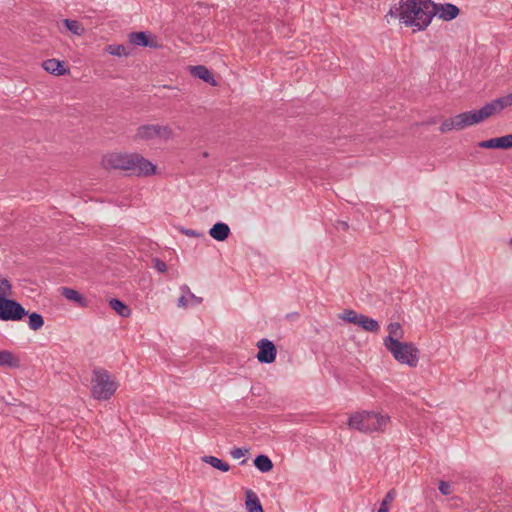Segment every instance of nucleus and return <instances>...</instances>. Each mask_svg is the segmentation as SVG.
<instances>
[{"instance_id":"f257e3e1","label":"nucleus","mask_w":512,"mask_h":512,"mask_svg":"<svg viewBox=\"0 0 512 512\" xmlns=\"http://www.w3.org/2000/svg\"><path fill=\"white\" fill-rule=\"evenodd\" d=\"M106 169L128 171V175L150 176L155 174L156 166L139 153H109L103 157Z\"/></svg>"},{"instance_id":"f03ea898","label":"nucleus","mask_w":512,"mask_h":512,"mask_svg":"<svg viewBox=\"0 0 512 512\" xmlns=\"http://www.w3.org/2000/svg\"><path fill=\"white\" fill-rule=\"evenodd\" d=\"M432 0H400L399 20L414 31L425 30L433 19Z\"/></svg>"},{"instance_id":"7ed1b4c3","label":"nucleus","mask_w":512,"mask_h":512,"mask_svg":"<svg viewBox=\"0 0 512 512\" xmlns=\"http://www.w3.org/2000/svg\"><path fill=\"white\" fill-rule=\"evenodd\" d=\"M390 417L375 412H356L348 419V426L360 432L371 433L375 431H383L388 424Z\"/></svg>"},{"instance_id":"20e7f679","label":"nucleus","mask_w":512,"mask_h":512,"mask_svg":"<svg viewBox=\"0 0 512 512\" xmlns=\"http://www.w3.org/2000/svg\"><path fill=\"white\" fill-rule=\"evenodd\" d=\"M386 349L400 364L416 367L419 362L420 351L412 342H401L397 339L389 338Z\"/></svg>"},{"instance_id":"39448f33","label":"nucleus","mask_w":512,"mask_h":512,"mask_svg":"<svg viewBox=\"0 0 512 512\" xmlns=\"http://www.w3.org/2000/svg\"><path fill=\"white\" fill-rule=\"evenodd\" d=\"M91 394L97 400H108L118 388V383L110 378L104 368H95L91 379Z\"/></svg>"},{"instance_id":"423d86ee","label":"nucleus","mask_w":512,"mask_h":512,"mask_svg":"<svg viewBox=\"0 0 512 512\" xmlns=\"http://www.w3.org/2000/svg\"><path fill=\"white\" fill-rule=\"evenodd\" d=\"M172 136L173 131L171 127H169L168 125L162 126L158 124H146L141 125L137 128L136 133L133 136V139L135 141H149L155 138L168 140L172 138Z\"/></svg>"},{"instance_id":"0eeeda50","label":"nucleus","mask_w":512,"mask_h":512,"mask_svg":"<svg viewBox=\"0 0 512 512\" xmlns=\"http://www.w3.org/2000/svg\"><path fill=\"white\" fill-rule=\"evenodd\" d=\"M28 314V311L15 299L3 298L0 300V320L19 321Z\"/></svg>"},{"instance_id":"6e6552de","label":"nucleus","mask_w":512,"mask_h":512,"mask_svg":"<svg viewBox=\"0 0 512 512\" xmlns=\"http://www.w3.org/2000/svg\"><path fill=\"white\" fill-rule=\"evenodd\" d=\"M277 356L276 345L267 338L258 340V362L271 364L275 362Z\"/></svg>"},{"instance_id":"1a4fd4ad","label":"nucleus","mask_w":512,"mask_h":512,"mask_svg":"<svg viewBox=\"0 0 512 512\" xmlns=\"http://www.w3.org/2000/svg\"><path fill=\"white\" fill-rule=\"evenodd\" d=\"M433 17L438 16L443 21H452L460 14V9L452 3H435L432 4Z\"/></svg>"},{"instance_id":"9d476101","label":"nucleus","mask_w":512,"mask_h":512,"mask_svg":"<svg viewBox=\"0 0 512 512\" xmlns=\"http://www.w3.org/2000/svg\"><path fill=\"white\" fill-rule=\"evenodd\" d=\"M468 126H472V124L469 121V117L466 114V112L460 113L458 115H455L454 117H450L445 119L440 127L439 130L442 133L449 132L453 129L455 130H462Z\"/></svg>"},{"instance_id":"9b49d317","label":"nucleus","mask_w":512,"mask_h":512,"mask_svg":"<svg viewBox=\"0 0 512 512\" xmlns=\"http://www.w3.org/2000/svg\"><path fill=\"white\" fill-rule=\"evenodd\" d=\"M478 146L484 149H512V133L501 137L483 140L478 143Z\"/></svg>"},{"instance_id":"f8f14e48","label":"nucleus","mask_w":512,"mask_h":512,"mask_svg":"<svg viewBox=\"0 0 512 512\" xmlns=\"http://www.w3.org/2000/svg\"><path fill=\"white\" fill-rule=\"evenodd\" d=\"M129 42L135 46L158 48V43L154 40L150 32L138 31L131 32L128 35Z\"/></svg>"},{"instance_id":"ddd939ff","label":"nucleus","mask_w":512,"mask_h":512,"mask_svg":"<svg viewBox=\"0 0 512 512\" xmlns=\"http://www.w3.org/2000/svg\"><path fill=\"white\" fill-rule=\"evenodd\" d=\"M42 67L45 71L55 76H62L70 73V68L64 61L54 58L43 61Z\"/></svg>"},{"instance_id":"4468645a","label":"nucleus","mask_w":512,"mask_h":512,"mask_svg":"<svg viewBox=\"0 0 512 512\" xmlns=\"http://www.w3.org/2000/svg\"><path fill=\"white\" fill-rule=\"evenodd\" d=\"M189 71L193 77L201 79L211 86L218 85V82L215 80L212 72L204 65L189 66Z\"/></svg>"},{"instance_id":"2eb2a0df","label":"nucleus","mask_w":512,"mask_h":512,"mask_svg":"<svg viewBox=\"0 0 512 512\" xmlns=\"http://www.w3.org/2000/svg\"><path fill=\"white\" fill-rule=\"evenodd\" d=\"M231 234L230 227L224 222L215 223L209 230V235L216 241H225Z\"/></svg>"},{"instance_id":"dca6fc26","label":"nucleus","mask_w":512,"mask_h":512,"mask_svg":"<svg viewBox=\"0 0 512 512\" xmlns=\"http://www.w3.org/2000/svg\"><path fill=\"white\" fill-rule=\"evenodd\" d=\"M61 295L64 296L67 300L75 302L81 308L88 306V300L75 289L62 287Z\"/></svg>"},{"instance_id":"f3484780","label":"nucleus","mask_w":512,"mask_h":512,"mask_svg":"<svg viewBox=\"0 0 512 512\" xmlns=\"http://www.w3.org/2000/svg\"><path fill=\"white\" fill-rule=\"evenodd\" d=\"M355 325L367 332L377 333L380 330L378 321L364 314H359Z\"/></svg>"},{"instance_id":"a211bd4d","label":"nucleus","mask_w":512,"mask_h":512,"mask_svg":"<svg viewBox=\"0 0 512 512\" xmlns=\"http://www.w3.org/2000/svg\"><path fill=\"white\" fill-rule=\"evenodd\" d=\"M0 367L19 368L20 359L8 350L0 351Z\"/></svg>"},{"instance_id":"6ab92c4d","label":"nucleus","mask_w":512,"mask_h":512,"mask_svg":"<svg viewBox=\"0 0 512 512\" xmlns=\"http://www.w3.org/2000/svg\"><path fill=\"white\" fill-rule=\"evenodd\" d=\"M109 306L121 317L127 318L131 315L130 307L118 298L110 299Z\"/></svg>"},{"instance_id":"aec40b11","label":"nucleus","mask_w":512,"mask_h":512,"mask_svg":"<svg viewBox=\"0 0 512 512\" xmlns=\"http://www.w3.org/2000/svg\"><path fill=\"white\" fill-rule=\"evenodd\" d=\"M387 330H388V336H386L384 338V343H383L385 347H386V345H388L389 338L399 340V339L403 338V336H404V331L399 322L389 323V325L387 326Z\"/></svg>"},{"instance_id":"412c9836","label":"nucleus","mask_w":512,"mask_h":512,"mask_svg":"<svg viewBox=\"0 0 512 512\" xmlns=\"http://www.w3.org/2000/svg\"><path fill=\"white\" fill-rule=\"evenodd\" d=\"M63 26L67 31L71 32L73 35L82 36L85 32V28L81 22L72 19H63Z\"/></svg>"},{"instance_id":"4be33fe9","label":"nucleus","mask_w":512,"mask_h":512,"mask_svg":"<svg viewBox=\"0 0 512 512\" xmlns=\"http://www.w3.org/2000/svg\"><path fill=\"white\" fill-rule=\"evenodd\" d=\"M202 461L204 463L210 464L213 468L220 470L222 472H227L230 469V465L227 462H225L222 459H219L215 456H210V455L203 456Z\"/></svg>"},{"instance_id":"5701e85b","label":"nucleus","mask_w":512,"mask_h":512,"mask_svg":"<svg viewBox=\"0 0 512 512\" xmlns=\"http://www.w3.org/2000/svg\"><path fill=\"white\" fill-rule=\"evenodd\" d=\"M273 462L271 459L265 454H258L257 456V468L258 471L266 473L270 472L273 469Z\"/></svg>"},{"instance_id":"b1692460","label":"nucleus","mask_w":512,"mask_h":512,"mask_svg":"<svg viewBox=\"0 0 512 512\" xmlns=\"http://www.w3.org/2000/svg\"><path fill=\"white\" fill-rule=\"evenodd\" d=\"M26 316L29 317V321H28V324H29V327L36 331V330H39L43 327L44 325V318L41 314L37 313V312H33V313H28Z\"/></svg>"},{"instance_id":"393cba45","label":"nucleus","mask_w":512,"mask_h":512,"mask_svg":"<svg viewBox=\"0 0 512 512\" xmlns=\"http://www.w3.org/2000/svg\"><path fill=\"white\" fill-rule=\"evenodd\" d=\"M106 51L113 56H129L130 51L123 44H111L106 47Z\"/></svg>"},{"instance_id":"a878e982","label":"nucleus","mask_w":512,"mask_h":512,"mask_svg":"<svg viewBox=\"0 0 512 512\" xmlns=\"http://www.w3.org/2000/svg\"><path fill=\"white\" fill-rule=\"evenodd\" d=\"M480 113L482 114V117L484 120L491 117L492 115L499 113V110L494 103V100L491 102L485 104L482 108L479 109Z\"/></svg>"},{"instance_id":"bb28decb","label":"nucleus","mask_w":512,"mask_h":512,"mask_svg":"<svg viewBox=\"0 0 512 512\" xmlns=\"http://www.w3.org/2000/svg\"><path fill=\"white\" fill-rule=\"evenodd\" d=\"M245 506L248 512H256V493L247 489L246 492Z\"/></svg>"},{"instance_id":"cd10ccee","label":"nucleus","mask_w":512,"mask_h":512,"mask_svg":"<svg viewBox=\"0 0 512 512\" xmlns=\"http://www.w3.org/2000/svg\"><path fill=\"white\" fill-rule=\"evenodd\" d=\"M12 294V285L7 278L0 277V300L9 298Z\"/></svg>"},{"instance_id":"c85d7f7f","label":"nucleus","mask_w":512,"mask_h":512,"mask_svg":"<svg viewBox=\"0 0 512 512\" xmlns=\"http://www.w3.org/2000/svg\"><path fill=\"white\" fill-rule=\"evenodd\" d=\"M494 103L496 104L499 112L507 107L512 106V93H510L506 96L494 99Z\"/></svg>"},{"instance_id":"c756f323","label":"nucleus","mask_w":512,"mask_h":512,"mask_svg":"<svg viewBox=\"0 0 512 512\" xmlns=\"http://www.w3.org/2000/svg\"><path fill=\"white\" fill-rule=\"evenodd\" d=\"M359 316V313L352 309H345L340 315L339 318L342 319L345 322L355 324L357 321V318Z\"/></svg>"},{"instance_id":"7c9ffc66","label":"nucleus","mask_w":512,"mask_h":512,"mask_svg":"<svg viewBox=\"0 0 512 512\" xmlns=\"http://www.w3.org/2000/svg\"><path fill=\"white\" fill-rule=\"evenodd\" d=\"M466 114L468 115L469 121L472 125H475V124H478V123L484 121L482 114L480 113L479 110L466 111Z\"/></svg>"},{"instance_id":"2f4dec72","label":"nucleus","mask_w":512,"mask_h":512,"mask_svg":"<svg viewBox=\"0 0 512 512\" xmlns=\"http://www.w3.org/2000/svg\"><path fill=\"white\" fill-rule=\"evenodd\" d=\"M395 497H396L395 489L389 490L387 492V494L385 495V497L383 498V500H382V502L380 504V507L389 508L391 502L395 499Z\"/></svg>"},{"instance_id":"473e14b6","label":"nucleus","mask_w":512,"mask_h":512,"mask_svg":"<svg viewBox=\"0 0 512 512\" xmlns=\"http://www.w3.org/2000/svg\"><path fill=\"white\" fill-rule=\"evenodd\" d=\"M438 489L440 493L445 496L450 495L452 493L451 485L447 481H440Z\"/></svg>"},{"instance_id":"72a5a7b5","label":"nucleus","mask_w":512,"mask_h":512,"mask_svg":"<svg viewBox=\"0 0 512 512\" xmlns=\"http://www.w3.org/2000/svg\"><path fill=\"white\" fill-rule=\"evenodd\" d=\"M153 263H154V268L160 272V273H164L167 271V265L164 261H162L161 259L159 258H154L153 259Z\"/></svg>"},{"instance_id":"f704fd0d","label":"nucleus","mask_w":512,"mask_h":512,"mask_svg":"<svg viewBox=\"0 0 512 512\" xmlns=\"http://www.w3.org/2000/svg\"><path fill=\"white\" fill-rule=\"evenodd\" d=\"M248 452H249V449H247V448H237V447H235V448L232 449L231 455H232L233 458L239 459V458L245 456V454L248 453Z\"/></svg>"},{"instance_id":"c9c22d12","label":"nucleus","mask_w":512,"mask_h":512,"mask_svg":"<svg viewBox=\"0 0 512 512\" xmlns=\"http://www.w3.org/2000/svg\"><path fill=\"white\" fill-rule=\"evenodd\" d=\"M181 232L186 235V236H189V237H203V233H200L196 230H192V229H187V228H182L181 229Z\"/></svg>"},{"instance_id":"e433bc0d","label":"nucleus","mask_w":512,"mask_h":512,"mask_svg":"<svg viewBox=\"0 0 512 512\" xmlns=\"http://www.w3.org/2000/svg\"><path fill=\"white\" fill-rule=\"evenodd\" d=\"M335 228L337 230L347 231L349 229V224L346 221L338 220L335 224Z\"/></svg>"},{"instance_id":"4c0bfd02","label":"nucleus","mask_w":512,"mask_h":512,"mask_svg":"<svg viewBox=\"0 0 512 512\" xmlns=\"http://www.w3.org/2000/svg\"><path fill=\"white\" fill-rule=\"evenodd\" d=\"M399 7L397 6H393L390 8V10L388 11L387 16H391V17H398L399 18Z\"/></svg>"},{"instance_id":"58836bf2","label":"nucleus","mask_w":512,"mask_h":512,"mask_svg":"<svg viewBox=\"0 0 512 512\" xmlns=\"http://www.w3.org/2000/svg\"><path fill=\"white\" fill-rule=\"evenodd\" d=\"M178 306L186 308L188 306V299L185 295H181L178 299Z\"/></svg>"},{"instance_id":"ea45409f","label":"nucleus","mask_w":512,"mask_h":512,"mask_svg":"<svg viewBox=\"0 0 512 512\" xmlns=\"http://www.w3.org/2000/svg\"><path fill=\"white\" fill-rule=\"evenodd\" d=\"M189 297L193 301L194 304H200L202 302V298L201 297H197L192 292H191V294H189Z\"/></svg>"},{"instance_id":"a19ab883","label":"nucleus","mask_w":512,"mask_h":512,"mask_svg":"<svg viewBox=\"0 0 512 512\" xmlns=\"http://www.w3.org/2000/svg\"><path fill=\"white\" fill-rule=\"evenodd\" d=\"M181 290L183 292V295H185V296L191 294V291H190V289H189V287L187 285H183L181 287Z\"/></svg>"},{"instance_id":"79ce46f5","label":"nucleus","mask_w":512,"mask_h":512,"mask_svg":"<svg viewBox=\"0 0 512 512\" xmlns=\"http://www.w3.org/2000/svg\"><path fill=\"white\" fill-rule=\"evenodd\" d=\"M257 512H264L263 507H262V505H261L259 500L257 502Z\"/></svg>"},{"instance_id":"37998d69","label":"nucleus","mask_w":512,"mask_h":512,"mask_svg":"<svg viewBox=\"0 0 512 512\" xmlns=\"http://www.w3.org/2000/svg\"><path fill=\"white\" fill-rule=\"evenodd\" d=\"M294 316H298V313H297V312H295V313L287 314V315H286V318L291 319V318H292V317H294Z\"/></svg>"},{"instance_id":"c03bdc74","label":"nucleus","mask_w":512,"mask_h":512,"mask_svg":"<svg viewBox=\"0 0 512 512\" xmlns=\"http://www.w3.org/2000/svg\"><path fill=\"white\" fill-rule=\"evenodd\" d=\"M378 512H389V508L380 507Z\"/></svg>"},{"instance_id":"a18cd8bd","label":"nucleus","mask_w":512,"mask_h":512,"mask_svg":"<svg viewBox=\"0 0 512 512\" xmlns=\"http://www.w3.org/2000/svg\"><path fill=\"white\" fill-rule=\"evenodd\" d=\"M164 88L172 89V87H171V86H167V85H164Z\"/></svg>"},{"instance_id":"49530a36","label":"nucleus","mask_w":512,"mask_h":512,"mask_svg":"<svg viewBox=\"0 0 512 512\" xmlns=\"http://www.w3.org/2000/svg\"><path fill=\"white\" fill-rule=\"evenodd\" d=\"M203 156H204V157H207V156H208V153H207V152H204V153H203Z\"/></svg>"},{"instance_id":"de8ad7c7","label":"nucleus","mask_w":512,"mask_h":512,"mask_svg":"<svg viewBox=\"0 0 512 512\" xmlns=\"http://www.w3.org/2000/svg\"><path fill=\"white\" fill-rule=\"evenodd\" d=\"M510 243L512 244V238H511V240H510Z\"/></svg>"}]
</instances>
